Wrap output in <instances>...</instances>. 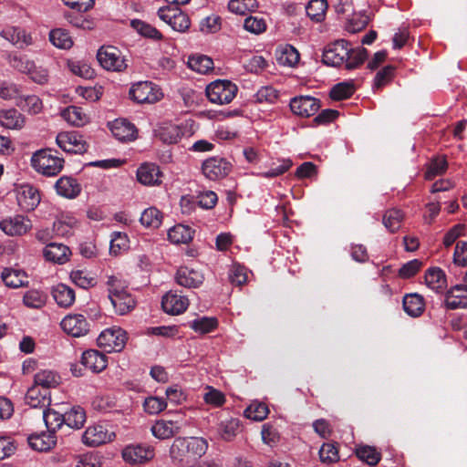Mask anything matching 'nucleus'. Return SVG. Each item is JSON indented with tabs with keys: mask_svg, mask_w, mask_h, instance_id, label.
Here are the masks:
<instances>
[{
	"mask_svg": "<svg viewBox=\"0 0 467 467\" xmlns=\"http://www.w3.org/2000/svg\"><path fill=\"white\" fill-rule=\"evenodd\" d=\"M275 58H300L299 51L290 44H279L275 49Z\"/></svg>",
	"mask_w": 467,
	"mask_h": 467,
	"instance_id": "338daca9",
	"label": "nucleus"
},
{
	"mask_svg": "<svg viewBox=\"0 0 467 467\" xmlns=\"http://www.w3.org/2000/svg\"><path fill=\"white\" fill-rule=\"evenodd\" d=\"M255 101L258 103H275L278 99V91L272 86L262 87L254 94Z\"/></svg>",
	"mask_w": 467,
	"mask_h": 467,
	"instance_id": "052dcab7",
	"label": "nucleus"
},
{
	"mask_svg": "<svg viewBox=\"0 0 467 467\" xmlns=\"http://www.w3.org/2000/svg\"><path fill=\"white\" fill-rule=\"evenodd\" d=\"M319 459L323 463L331 464L339 460L338 448L335 443H324L319 451Z\"/></svg>",
	"mask_w": 467,
	"mask_h": 467,
	"instance_id": "6e6d98bb",
	"label": "nucleus"
},
{
	"mask_svg": "<svg viewBox=\"0 0 467 467\" xmlns=\"http://www.w3.org/2000/svg\"><path fill=\"white\" fill-rule=\"evenodd\" d=\"M357 457L370 466H375L381 459L380 452L371 446L364 445L356 449Z\"/></svg>",
	"mask_w": 467,
	"mask_h": 467,
	"instance_id": "603ef678",
	"label": "nucleus"
},
{
	"mask_svg": "<svg viewBox=\"0 0 467 467\" xmlns=\"http://www.w3.org/2000/svg\"><path fill=\"white\" fill-rule=\"evenodd\" d=\"M129 94L130 99L139 104H153L163 97L161 89L150 81H140L132 85Z\"/></svg>",
	"mask_w": 467,
	"mask_h": 467,
	"instance_id": "39448f33",
	"label": "nucleus"
},
{
	"mask_svg": "<svg viewBox=\"0 0 467 467\" xmlns=\"http://www.w3.org/2000/svg\"><path fill=\"white\" fill-rule=\"evenodd\" d=\"M176 283L187 288H197L204 280L203 275L188 266H181L175 275Z\"/></svg>",
	"mask_w": 467,
	"mask_h": 467,
	"instance_id": "dca6fc26",
	"label": "nucleus"
},
{
	"mask_svg": "<svg viewBox=\"0 0 467 467\" xmlns=\"http://www.w3.org/2000/svg\"><path fill=\"white\" fill-rule=\"evenodd\" d=\"M65 425L71 429H81L86 422V411L80 406H73L64 413Z\"/></svg>",
	"mask_w": 467,
	"mask_h": 467,
	"instance_id": "c9c22d12",
	"label": "nucleus"
},
{
	"mask_svg": "<svg viewBox=\"0 0 467 467\" xmlns=\"http://www.w3.org/2000/svg\"><path fill=\"white\" fill-rule=\"evenodd\" d=\"M81 364L94 373H99L107 368L108 358L96 349H88L81 355Z\"/></svg>",
	"mask_w": 467,
	"mask_h": 467,
	"instance_id": "6ab92c4d",
	"label": "nucleus"
},
{
	"mask_svg": "<svg viewBox=\"0 0 467 467\" xmlns=\"http://www.w3.org/2000/svg\"><path fill=\"white\" fill-rule=\"evenodd\" d=\"M16 105L28 110L31 114H37L42 109L40 99L35 95L21 96L20 100L16 101Z\"/></svg>",
	"mask_w": 467,
	"mask_h": 467,
	"instance_id": "13d9d810",
	"label": "nucleus"
},
{
	"mask_svg": "<svg viewBox=\"0 0 467 467\" xmlns=\"http://www.w3.org/2000/svg\"><path fill=\"white\" fill-rule=\"evenodd\" d=\"M189 305L188 298L172 292L167 293L161 300V307L170 315H179L184 312Z\"/></svg>",
	"mask_w": 467,
	"mask_h": 467,
	"instance_id": "412c9836",
	"label": "nucleus"
},
{
	"mask_svg": "<svg viewBox=\"0 0 467 467\" xmlns=\"http://www.w3.org/2000/svg\"><path fill=\"white\" fill-rule=\"evenodd\" d=\"M160 18L168 23L171 28L178 32L186 31L191 25L188 16L181 11H174L172 14H164L159 11Z\"/></svg>",
	"mask_w": 467,
	"mask_h": 467,
	"instance_id": "c85d7f7f",
	"label": "nucleus"
},
{
	"mask_svg": "<svg viewBox=\"0 0 467 467\" xmlns=\"http://www.w3.org/2000/svg\"><path fill=\"white\" fill-rule=\"evenodd\" d=\"M426 285L437 293H441L447 285L445 273L440 267H431L425 272Z\"/></svg>",
	"mask_w": 467,
	"mask_h": 467,
	"instance_id": "c756f323",
	"label": "nucleus"
},
{
	"mask_svg": "<svg viewBox=\"0 0 467 467\" xmlns=\"http://www.w3.org/2000/svg\"><path fill=\"white\" fill-rule=\"evenodd\" d=\"M269 413L267 405L264 402L254 401L251 403L244 410V416L253 420L261 421L265 420Z\"/></svg>",
	"mask_w": 467,
	"mask_h": 467,
	"instance_id": "5fc2aeb1",
	"label": "nucleus"
},
{
	"mask_svg": "<svg viewBox=\"0 0 467 467\" xmlns=\"http://www.w3.org/2000/svg\"><path fill=\"white\" fill-rule=\"evenodd\" d=\"M154 455V449L150 445L130 444L126 446L122 451L123 460L132 464L149 462Z\"/></svg>",
	"mask_w": 467,
	"mask_h": 467,
	"instance_id": "f8f14e48",
	"label": "nucleus"
},
{
	"mask_svg": "<svg viewBox=\"0 0 467 467\" xmlns=\"http://www.w3.org/2000/svg\"><path fill=\"white\" fill-rule=\"evenodd\" d=\"M355 92V86L351 82H339L333 86V88L329 91V97L333 100H343L348 99Z\"/></svg>",
	"mask_w": 467,
	"mask_h": 467,
	"instance_id": "c03bdc74",
	"label": "nucleus"
},
{
	"mask_svg": "<svg viewBox=\"0 0 467 467\" xmlns=\"http://www.w3.org/2000/svg\"><path fill=\"white\" fill-rule=\"evenodd\" d=\"M71 281L78 287L88 289L97 285V279L85 270H73L70 273Z\"/></svg>",
	"mask_w": 467,
	"mask_h": 467,
	"instance_id": "de8ad7c7",
	"label": "nucleus"
},
{
	"mask_svg": "<svg viewBox=\"0 0 467 467\" xmlns=\"http://www.w3.org/2000/svg\"><path fill=\"white\" fill-rule=\"evenodd\" d=\"M161 177L159 166L153 163H144L137 171L138 181L144 185H159Z\"/></svg>",
	"mask_w": 467,
	"mask_h": 467,
	"instance_id": "5701e85b",
	"label": "nucleus"
},
{
	"mask_svg": "<svg viewBox=\"0 0 467 467\" xmlns=\"http://www.w3.org/2000/svg\"><path fill=\"white\" fill-rule=\"evenodd\" d=\"M57 144L64 151L82 154L87 151L88 144L83 136L76 131L60 132L56 139Z\"/></svg>",
	"mask_w": 467,
	"mask_h": 467,
	"instance_id": "6e6552de",
	"label": "nucleus"
},
{
	"mask_svg": "<svg viewBox=\"0 0 467 467\" xmlns=\"http://www.w3.org/2000/svg\"><path fill=\"white\" fill-rule=\"evenodd\" d=\"M162 213L155 207H150L143 211L140 222L146 227L158 228L161 224Z\"/></svg>",
	"mask_w": 467,
	"mask_h": 467,
	"instance_id": "864d4df0",
	"label": "nucleus"
},
{
	"mask_svg": "<svg viewBox=\"0 0 467 467\" xmlns=\"http://www.w3.org/2000/svg\"><path fill=\"white\" fill-rule=\"evenodd\" d=\"M182 424L178 420L162 419L157 420L151 427L153 436L160 440H165L178 434L182 430Z\"/></svg>",
	"mask_w": 467,
	"mask_h": 467,
	"instance_id": "f3484780",
	"label": "nucleus"
},
{
	"mask_svg": "<svg viewBox=\"0 0 467 467\" xmlns=\"http://www.w3.org/2000/svg\"><path fill=\"white\" fill-rule=\"evenodd\" d=\"M24 304L30 308H40L45 303V296L37 290L26 292L23 297Z\"/></svg>",
	"mask_w": 467,
	"mask_h": 467,
	"instance_id": "0e129e2a",
	"label": "nucleus"
},
{
	"mask_svg": "<svg viewBox=\"0 0 467 467\" xmlns=\"http://www.w3.org/2000/svg\"><path fill=\"white\" fill-rule=\"evenodd\" d=\"M197 204L203 209H213L217 202L218 196L213 191H202L196 195Z\"/></svg>",
	"mask_w": 467,
	"mask_h": 467,
	"instance_id": "680f3d73",
	"label": "nucleus"
},
{
	"mask_svg": "<svg viewBox=\"0 0 467 467\" xmlns=\"http://www.w3.org/2000/svg\"><path fill=\"white\" fill-rule=\"evenodd\" d=\"M111 434L102 425L88 427L82 434V441L89 447H97L111 441Z\"/></svg>",
	"mask_w": 467,
	"mask_h": 467,
	"instance_id": "aec40b11",
	"label": "nucleus"
},
{
	"mask_svg": "<svg viewBox=\"0 0 467 467\" xmlns=\"http://www.w3.org/2000/svg\"><path fill=\"white\" fill-rule=\"evenodd\" d=\"M130 26L137 31L139 35L151 40L162 39V34L153 26L140 19L130 21Z\"/></svg>",
	"mask_w": 467,
	"mask_h": 467,
	"instance_id": "e433bc0d",
	"label": "nucleus"
},
{
	"mask_svg": "<svg viewBox=\"0 0 467 467\" xmlns=\"http://www.w3.org/2000/svg\"><path fill=\"white\" fill-rule=\"evenodd\" d=\"M218 326L215 317H202L189 322V327L200 334H207L214 330Z\"/></svg>",
	"mask_w": 467,
	"mask_h": 467,
	"instance_id": "8fccbe9b",
	"label": "nucleus"
},
{
	"mask_svg": "<svg viewBox=\"0 0 467 467\" xmlns=\"http://www.w3.org/2000/svg\"><path fill=\"white\" fill-rule=\"evenodd\" d=\"M60 326L62 329L74 337H80L89 331V324L86 317L80 314H70L66 316Z\"/></svg>",
	"mask_w": 467,
	"mask_h": 467,
	"instance_id": "ddd939ff",
	"label": "nucleus"
},
{
	"mask_svg": "<svg viewBox=\"0 0 467 467\" xmlns=\"http://www.w3.org/2000/svg\"><path fill=\"white\" fill-rule=\"evenodd\" d=\"M167 403L164 399L158 397H148L143 402L144 410L149 414H158L165 410Z\"/></svg>",
	"mask_w": 467,
	"mask_h": 467,
	"instance_id": "e2e57ef3",
	"label": "nucleus"
},
{
	"mask_svg": "<svg viewBox=\"0 0 467 467\" xmlns=\"http://www.w3.org/2000/svg\"><path fill=\"white\" fill-rule=\"evenodd\" d=\"M61 115L67 122L75 126H82L88 121V116L82 108L77 106L67 107Z\"/></svg>",
	"mask_w": 467,
	"mask_h": 467,
	"instance_id": "a18cd8bd",
	"label": "nucleus"
},
{
	"mask_svg": "<svg viewBox=\"0 0 467 467\" xmlns=\"http://www.w3.org/2000/svg\"><path fill=\"white\" fill-rule=\"evenodd\" d=\"M292 112L300 117H310L315 115L320 109L321 104L318 99L311 96L295 97L290 101Z\"/></svg>",
	"mask_w": 467,
	"mask_h": 467,
	"instance_id": "9b49d317",
	"label": "nucleus"
},
{
	"mask_svg": "<svg viewBox=\"0 0 467 467\" xmlns=\"http://www.w3.org/2000/svg\"><path fill=\"white\" fill-rule=\"evenodd\" d=\"M447 309H458L467 307V288L461 285L452 286L445 296Z\"/></svg>",
	"mask_w": 467,
	"mask_h": 467,
	"instance_id": "4be33fe9",
	"label": "nucleus"
},
{
	"mask_svg": "<svg viewBox=\"0 0 467 467\" xmlns=\"http://www.w3.org/2000/svg\"><path fill=\"white\" fill-rule=\"evenodd\" d=\"M48 392L40 389L36 384L29 388L26 394V401L32 408L44 407L49 405L50 398L47 397Z\"/></svg>",
	"mask_w": 467,
	"mask_h": 467,
	"instance_id": "72a5a7b5",
	"label": "nucleus"
},
{
	"mask_svg": "<svg viewBox=\"0 0 467 467\" xmlns=\"http://www.w3.org/2000/svg\"><path fill=\"white\" fill-rule=\"evenodd\" d=\"M40 199L38 190L30 184H23L17 189V203L25 212L35 210L39 204Z\"/></svg>",
	"mask_w": 467,
	"mask_h": 467,
	"instance_id": "4468645a",
	"label": "nucleus"
},
{
	"mask_svg": "<svg viewBox=\"0 0 467 467\" xmlns=\"http://www.w3.org/2000/svg\"><path fill=\"white\" fill-rule=\"evenodd\" d=\"M35 384L48 392L50 388L57 387L60 382V377L51 370H41L34 377Z\"/></svg>",
	"mask_w": 467,
	"mask_h": 467,
	"instance_id": "58836bf2",
	"label": "nucleus"
},
{
	"mask_svg": "<svg viewBox=\"0 0 467 467\" xmlns=\"http://www.w3.org/2000/svg\"><path fill=\"white\" fill-rule=\"evenodd\" d=\"M33 168L46 176H56L64 166V159L57 150L43 149L36 151L31 158Z\"/></svg>",
	"mask_w": 467,
	"mask_h": 467,
	"instance_id": "f03ea898",
	"label": "nucleus"
},
{
	"mask_svg": "<svg viewBox=\"0 0 467 467\" xmlns=\"http://www.w3.org/2000/svg\"><path fill=\"white\" fill-rule=\"evenodd\" d=\"M0 228L8 235H22L32 228L31 221L22 215L3 220Z\"/></svg>",
	"mask_w": 467,
	"mask_h": 467,
	"instance_id": "a211bd4d",
	"label": "nucleus"
},
{
	"mask_svg": "<svg viewBox=\"0 0 467 467\" xmlns=\"http://www.w3.org/2000/svg\"><path fill=\"white\" fill-rule=\"evenodd\" d=\"M155 132L156 137L166 144L177 143L183 134L177 125L171 123H163Z\"/></svg>",
	"mask_w": 467,
	"mask_h": 467,
	"instance_id": "7c9ffc66",
	"label": "nucleus"
},
{
	"mask_svg": "<svg viewBox=\"0 0 467 467\" xmlns=\"http://www.w3.org/2000/svg\"><path fill=\"white\" fill-rule=\"evenodd\" d=\"M448 168V162L444 157H436L430 163L426 178L433 180L436 176L443 174Z\"/></svg>",
	"mask_w": 467,
	"mask_h": 467,
	"instance_id": "bf43d9fd",
	"label": "nucleus"
},
{
	"mask_svg": "<svg viewBox=\"0 0 467 467\" xmlns=\"http://www.w3.org/2000/svg\"><path fill=\"white\" fill-rule=\"evenodd\" d=\"M51 295L56 303L64 308L70 307L76 299V294L73 288L65 285L57 284L52 287Z\"/></svg>",
	"mask_w": 467,
	"mask_h": 467,
	"instance_id": "393cba45",
	"label": "nucleus"
},
{
	"mask_svg": "<svg viewBox=\"0 0 467 467\" xmlns=\"http://www.w3.org/2000/svg\"><path fill=\"white\" fill-rule=\"evenodd\" d=\"M44 256L47 261L62 265L68 260L71 254L67 245L57 243H50L44 249Z\"/></svg>",
	"mask_w": 467,
	"mask_h": 467,
	"instance_id": "a878e982",
	"label": "nucleus"
},
{
	"mask_svg": "<svg viewBox=\"0 0 467 467\" xmlns=\"http://www.w3.org/2000/svg\"><path fill=\"white\" fill-rule=\"evenodd\" d=\"M244 28L254 34H260L265 31L266 24L263 18L257 16H248L244 21Z\"/></svg>",
	"mask_w": 467,
	"mask_h": 467,
	"instance_id": "69168bd1",
	"label": "nucleus"
},
{
	"mask_svg": "<svg viewBox=\"0 0 467 467\" xmlns=\"http://www.w3.org/2000/svg\"><path fill=\"white\" fill-rule=\"evenodd\" d=\"M67 65L73 74L83 78L91 79L96 75L95 69L87 60H67Z\"/></svg>",
	"mask_w": 467,
	"mask_h": 467,
	"instance_id": "79ce46f5",
	"label": "nucleus"
},
{
	"mask_svg": "<svg viewBox=\"0 0 467 467\" xmlns=\"http://www.w3.org/2000/svg\"><path fill=\"white\" fill-rule=\"evenodd\" d=\"M208 441L202 437H177L172 441L169 455L178 467H193L208 450Z\"/></svg>",
	"mask_w": 467,
	"mask_h": 467,
	"instance_id": "f257e3e1",
	"label": "nucleus"
},
{
	"mask_svg": "<svg viewBox=\"0 0 467 467\" xmlns=\"http://www.w3.org/2000/svg\"><path fill=\"white\" fill-rule=\"evenodd\" d=\"M0 124L6 129L19 130L25 124L24 116L16 109L0 110Z\"/></svg>",
	"mask_w": 467,
	"mask_h": 467,
	"instance_id": "473e14b6",
	"label": "nucleus"
},
{
	"mask_svg": "<svg viewBox=\"0 0 467 467\" xmlns=\"http://www.w3.org/2000/svg\"><path fill=\"white\" fill-rule=\"evenodd\" d=\"M112 135L119 141H130L136 139L135 125L126 119H116L109 123Z\"/></svg>",
	"mask_w": 467,
	"mask_h": 467,
	"instance_id": "2eb2a0df",
	"label": "nucleus"
},
{
	"mask_svg": "<svg viewBox=\"0 0 467 467\" xmlns=\"http://www.w3.org/2000/svg\"><path fill=\"white\" fill-rule=\"evenodd\" d=\"M43 419L48 431L52 434H54L57 430H60L65 424L64 413L57 411L54 409L44 410Z\"/></svg>",
	"mask_w": 467,
	"mask_h": 467,
	"instance_id": "ea45409f",
	"label": "nucleus"
},
{
	"mask_svg": "<svg viewBox=\"0 0 467 467\" xmlns=\"http://www.w3.org/2000/svg\"><path fill=\"white\" fill-rule=\"evenodd\" d=\"M12 67L21 73L26 74L36 83L44 84L47 81L48 71L35 60H10Z\"/></svg>",
	"mask_w": 467,
	"mask_h": 467,
	"instance_id": "9d476101",
	"label": "nucleus"
},
{
	"mask_svg": "<svg viewBox=\"0 0 467 467\" xmlns=\"http://www.w3.org/2000/svg\"><path fill=\"white\" fill-rule=\"evenodd\" d=\"M327 9V2L326 0H311L306 6V15L316 22L324 19Z\"/></svg>",
	"mask_w": 467,
	"mask_h": 467,
	"instance_id": "49530a36",
	"label": "nucleus"
},
{
	"mask_svg": "<svg viewBox=\"0 0 467 467\" xmlns=\"http://www.w3.org/2000/svg\"><path fill=\"white\" fill-rule=\"evenodd\" d=\"M194 231L183 224H177L168 231V239L173 244H188L193 238Z\"/></svg>",
	"mask_w": 467,
	"mask_h": 467,
	"instance_id": "f704fd0d",
	"label": "nucleus"
},
{
	"mask_svg": "<svg viewBox=\"0 0 467 467\" xmlns=\"http://www.w3.org/2000/svg\"><path fill=\"white\" fill-rule=\"evenodd\" d=\"M1 36L17 48H24L32 43L31 36L20 27L7 26L2 30Z\"/></svg>",
	"mask_w": 467,
	"mask_h": 467,
	"instance_id": "b1692460",
	"label": "nucleus"
},
{
	"mask_svg": "<svg viewBox=\"0 0 467 467\" xmlns=\"http://www.w3.org/2000/svg\"><path fill=\"white\" fill-rule=\"evenodd\" d=\"M56 190L57 194L73 199L79 195L81 186L75 178L63 176L56 182Z\"/></svg>",
	"mask_w": 467,
	"mask_h": 467,
	"instance_id": "bb28decb",
	"label": "nucleus"
},
{
	"mask_svg": "<svg viewBox=\"0 0 467 467\" xmlns=\"http://www.w3.org/2000/svg\"><path fill=\"white\" fill-rule=\"evenodd\" d=\"M28 444L35 451H47L56 444V437L54 434L31 435L28 437Z\"/></svg>",
	"mask_w": 467,
	"mask_h": 467,
	"instance_id": "4c0bfd02",
	"label": "nucleus"
},
{
	"mask_svg": "<svg viewBox=\"0 0 467 467\" xmlns=\"http://www.w3.org/2000/svg\"><path fill=\"white\" fill-rule=\"evenodd\" d=\"M109 298L119 315H126L130 312L136 306V300L124 288H119L114 283L110 285L109 290Z\"/></svg>",
	"mask_w": 467,
	"mask_h": 467,
	"instance_id": "0eeeda50",
	"label": "nucleus"
},
{
	"mask_svg": "<svg viewBox=\"0 0 467 467\" xmlns=\"http://www.w3.org/2000/svg\"><path fill=\"white\" fill-rule=\"evenodd\" d=\"M402 305L403 310L412 317L421 316L425 309L424 298L417 293L405 295Z\"/></svg>",
	"mask_w": 467,
	"mask_h": 467,
	"instance_id": "cd10ccee",
	"label": "nucleus"
},
{
	"mask_svg": "<svg viewBox=\"0 0 467 467\" xmlns=\"http://www.w3.org/2000/svg\"><path fill=\"white\" fill-rule=\"evenodd\" d=\"M404 214L399 209H389L383 215V224L390 233H396L401 226Z\"/></svg>",
	"mask_w": 467,
	"mask_h": 467,
	"instance_id": "37998d69",
	"label": "nucleus"
},
{
	"mask_svg": "<svg viewBox=\"0 0 467 467\" xmlns=\"http://www.w3.org/2000/svg\"><path fill=\"white\" fill-rule=\"evenodd\" d=\"M366 56V48L362 47L354 48L348 41L337 39L324 48L322 58H365Z\"/></svg>",
	"mask_w": 467,
	"mask_h": 467,
	"instance_id": "20e7f679",
	"label": "nucleus"
},
{
	"mask_svg": "<svg viewBox=\"0 0 467 467\" xmlns=\"http://www.w3.org/2000/svg\"><path fill=\"white\" fill-rule=\"evenodd\" d=\"M127 339L126 331L114 327L102 331L97 338V343L106 352H119L124 348Z\"/></svg>",
	"mask_w": 467,
	"mask_h": 467,
	"instance_id": "423d86ee",
	"label": "nucleus"
},
{
	"mask_svg": "<svg viewBox=\"0 0 467 467\" xmlns=\"http://www.w3.org/2000/svg\"><path fill=\"white\" fill-rule=\"evenodd\" d=\"M49 40L55 47L62 49H67L73 45L68 32L62 28L51 30L49 33Z\"/></svg>",
	"mask_w": 467,
	"mask_h": 467,
	"instance_id": "09e8293b",
	"label": "nucleus"
},
{
	"mask_svg": "<svg viewBox=\"0 0 467 467\" xmlns=\"http://www.w3.org/2000/svg\"><path fill=\"white\" fill-rule=\"evenodd\" d=\"M238 87L230 80L217 79L210 83L205 93L210 102L223 105L230 103L236 96Z\"/></svg>",
	"mask_w": 467,
	"mask_h": 467,
	"instance_id": "7ed1b4c3",
	"label": "nucleus"
},
{
	"mask_svg": "<svg viewBox=\"0 0 467 467\" xmlns=\"http://www.w3.org/2000/svg\"><path fill=\"white\" fill-rule=\"evenodd\" d=\"M257 7V0H230L228 4L231 12L240 15H244L246 11L254 12Z\"/></svg>",
	"mask_w": 467,
	"mask_h": 467,
	"instance_id": "4d7b16f0",
	"label": "nucleus"
},
{
	"mask_svg": "<svg viewBox=\"0 0 467 467\" xmlns=\"http://www.w3.org/2000/svg\"><path fill=\"white\" fill-rule=\"evenodd\" d=\"M232 168V163L221 157L209 158L203 161L202 166L203 175L212 181L226 177Z\"/></svg>",
	"mask_w": 467,
	"mask_h": 467,
	"instance_id": "1a4fd4ad",
	"label": "nucleus"
},
{
	"mask_svg": "<svg viewBox=\"0 0 467 467\" xmlns=\"http://www.w3.org/2000/svg\"><path fill=\"white\" fill-rule=\"evenodd\" d=\"M1 277L5 285L11 288H18L28 283L26 274L20 269L5 268Z\"/></svg>",
	"mask_w": 467,
	"mask_h": 467,
	"instance_id": "2f4dec72",
	"label": "nucleus"
},
{
	"mask_svg": "<svg viewBox=\"0 0 467 467\" xmlns=\"http://www.w3.org/2000/svg\"><path fill=\"white\" fill-rule=\"evenodd\" d=\"M240 420L236 418H230L222 420L218 427V432L223 440L232 441L238 433Z\"/></svg>",
	"mask_w": 467,
	"mask_h": 467,
	"instance_id": "a19ab883",
	"label": "nucleus"
},
{
	"mask_svg": "<svg viewBox=\"0 0 467 467\" xmlns=\"http://www.w3.org/2000/svg\"><path fill=\"white\" fill-rule=\"evenodd\" d=\"M395 70L396 67L391 65H388L380 68L374 78L373 89H381L383 87L390 83L394 78Z\"/></svg>",
	"mask_w": 467,
	"mask_h": 467,
	"instance_id": "3c124183",
	"label": "nucleus"
},
{
	"mask_svg": "<svg viewBox=\"0 0 467 467\" xmlns=\"http://www.w3.org/2000/svg\"><path fill=\"white\" fill-rule=\"evenodd\" d=\"M422 262L413 259L404 264L399 270V275L401 278H410L414 276L421 268Z\"/></svg>",
	"mask_w": 467,
	"mask_h": 467,
	"instance_id": "774afa93",
	"label": "nucleus"
}]
</instances>
